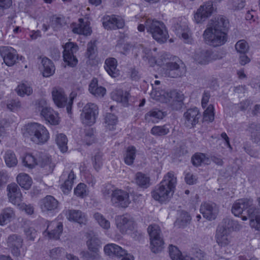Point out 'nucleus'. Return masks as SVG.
Segmentation results:
<instances>
[{
  "mask_svg": "<svg viewBox=\"0 0 260 260\" xmlns=\"http://www.w3.org/2000/svg\"><path fill=\"white\" fill-rule=\"evenodd\" d=\"M209 159L203 153H196L192 157V162L193 165L198 166L202 164H208Z\"/></svg>",
  "mask_w": 260,
  "mask_h": 260,
  "instance_id": "obj_53",
  "label": "nucleus"
},
{
  "mask_svg": "<svg viewBox=\"0 0 260 260\" xmlns=\"http://www.w3.org/2000/svg\"><path fill=\"white\" fill-rule=\"evenodd\" d=\"M170 257L172 260H204L205 254L204 252L199 250L197 251L193 257L182 254L178 248L171 245L169 247Z\"/></svg>",
  "mask_w": 260,
  "mask_h": 260,
  "instance_id": "obj_15",
  "label": "nucleus"
},
{
  "mask_svg": "<svg viewBox=\"0 0 260 260\" xmlns=\"http://www.w3.org/2000/svg\"><path fill=\"white\" fill-rule=\"evenodd\" d=\"M72 27L75 34L87 36L92 32L90 22L86 19L80 18L77 22L73 23Z\"/></svg>",
  "mask_w": 260,
  "mask_h": 260,
  "instance_id": "obj_23",
  "label": "nucleus"
},
{
  "mask_svg": "<svg viewBox=\"0 0 260 260\" xmlns=\"http://www.w3.org/2000/svg\"><path fill=\"white\" fill-rule=\"evenodd\" d=\"M124 24V19L119 16H107L103 19V26L107 29L121 28Z\"/></svg>",
  "mask_w": 260,
  "mask_h": 260,
  "instance_id": "obj_20",
  "label": "nucleus"
},
{
  "mask_svg": "<svg viewBox=\"0 0 260 260\" xmlns=\"http://www.w3.org/2000/svg\"><path fill=\"white\" fill-rule=\"evenodd\" d=\"M24 233L27 239L29 240H34L37 235V231L32 227L26 228Z\"/></svg>",
  "mask_w": 260,
  "mask_h": 260,
  "instance_id": "obj_62",
  "label": "nucleus"
},
{
  "mask_svg": "<svg viewBox=\"0 0 260 260\" xmlns=\"http://www.w3.org/2000/svg\"><path fill=\"white\" fill-rule=\"evenodd\" d=\"M63 230V225L57 221L50 222L47 225V229L43 235L48 239H58L60 237Z\"/></svg>",
  "mask_w": 260,
  "mask_h": 260,
  "instance_id": "obj_19",
  "label": "nucleus"
},
{
  "mask_svg": "<svg viewBox=\"0 0 260 260\" xmlns=\"http://www.w3.org/2000/svg\"><path fill=\"white\" fill-rule=\"evenodd\" d=\"M63 23V20L62 18L54 16L51 18L49 26L54 30H57L61 26Z\"/></svg>",
  "mask_w": 260,
  "mask_h": 260,
  "instance_id": "obj_58",
  "label": "nucleus"
},
{
  "mask_svg": "<svg viewBox=\"0 0 260 260\" xmlns=\"http://www.w3.org/2000/svg\"><path fill=\"white\" fill-rule=\"evenodd\" d=\"M7 244L13 256L18 257L24 254L23 239L20 236L16 234L10 235L7 240Z\"/></svg>",
  "mask_w": 260,
  "mask_h": 260,
  "instance_id": "obj_14",
  "label": "nucleus"
},
{
  "mask_svg": "<svg viewBox=\"0 0 260 260\" xmlns=\"http://www.w3.org/2000/svg\"><path fill=\"white\" fill-rule=\"evenodd\" d=\"M117 66V60L114 57H109L105 61L104 68L107 73L113 78L117 77L120 75Z\"/></svg>",
  "mask_w": 260,
  "mask_h": 260,
  "instance_id": "obj_27",
  "label": "nucleus"
},
{
  "mask_svg": "<svg viewBox=\"0 0 260 260\" xmlns=\"http://www.w3.org/2000/svg\"><path fill=\"white\" fill-rule=\"evenodd\" d=\"M193 58L199 64H206L217 58L210 51L203 50L196 52L193 55Z\"/></svg>",
  "mask_w": 260,
  "mask_h": 260,
  "instance_id": "obj_26",
  "label": "nucleus"
},
{
  "mask_svg": "<svg viewBox=\"0 0 260 260\" xmlns=\"http://www.w3.org/2000/svg\"><path fill=\"white\" fill-rule=\"evenodd\" d=\"M88 240L86 241V245L88 250L95 255H99V252L101 248L100 240L93 234H88Z\"/></svg>",
  "mask_w": 260,
  "mask_h": 260,
  "instance_id": "obj_34",
  "label": "nucleus"
},
{
  "mask_svg": "<svg viewBox=\"0 0 260 260\" xmlns=\"http://www.w3.org/2000/svg\"><path fill=\"white\" fill-rule=\"evenodd\" d=\"M150 239L151 250L153 252L157 253L163 248L164 241L160 236L159 226L155 224H151L148 228Z\"/></svg>",
  "mask_w": 260,
  "mask_h": 260,
  "instance_id": "obj_10",
  "label": "nucleus"
},
{
  "mask_svg": "<svg viewBox=\"0 0 260 260\" xmlns=\"http://www.w3.org/2000/svg\"><path fill=\"white\" fill-rule=\"evenodd\" d=\"M248 132L250 133L252 142L260 145V124L254 123L250 124L248 128Z\"/></svg>",
  "mask_w": 260,
  "mask_h": 260,
  "instance_id": "obj_41",
  "label": "nucleus"
},
{
  "mask_svg": "<svg viewBox=\"0 0 260 260\" xmlns=\"http://www.w3.org/2000/svg\"><path fill=\"white\" fill-rule=\"evenodd\" d=\"M56 143L60 151L65 152L68 150V139L66 136L63 134H58L56 136Z\"/></svg>",
  "mask_w": 260,
  "mask_h": 260,
  "instance_id": "obj_50",
  "label": "nucleus"
},
{
  "mask_svg": "<svg viewBox=\"0 0 260 260\" xmlns=\"http://www.w3.org/2000/svg\"><path fill=\"white\" fill-rule=\"evenodd\" d=\"M38 158L30 153H27L22 158L24 166L29 169L34 168L38 164Z\"/></svg>",
  "mask_w": 260,
  "mask_h": 260,
  "instance_id": "obj_44",
  "label": "nucleus"
},
{
  "mask_svg": "<svg viewBox=\"0 0 260 260\" xmlns=\"http://www.w3.org/2000/svg\"><path fill=\"white\" fill-rule=\"evenodd\" d=\"M93 217L103 229L108 230L110 228V222L101 214L95 213L93 215Z\"/></svg>",
  "mask_w": 260,
  "mask_h": 260,
  "instance_id": "obj_51",
  "label": "nucleus"
},
{
  "mask_svg": "<svg viewBox=\"0 0 260 260\" xmlns=\"http://www.w3.org/2000/svg\"><path fill=\"white\" fill-rule=\"evenodd\" d=\"M115 225L122 234L131 233L135 228V222L133 218L127 214L119 215L115 218Z\"/></svg>",
  "mask_w": 260,
  "mask_h": 260,
  "instance_id": "obj_11",
  "label": "nucleus"
},
{
  "mask_svg": "<svg viewBox=\"0 0 260 260\" xmlns=\"http://www.w3.org/2000/svg\"><path fill=\"white\" fill-rule=\"evenodd\" d=\"M103 165L102 155L101 153H98L94 156L93 166L96 170L101 168Z\"/></svg>",
  "mask_w": 260,
  "mask_h": 260,
  "instance_id": "obj_63",
  "label": "nucleus"
},
{
  "mask_svg": "<svg viewBox=\"0 0 260 260\" xmlns=\"http://www.w3.org/2000/svg\"><path fill=\"white\" fill-rule=\"evenodd\" d=\"M0 53L5 63L11 67L16 63L18 58L17 52L15 49L10 46L0 47Z\"/></svg>",
  "mask_w": 260,
  "mask_h": 260,
  "instance_id": "obj_18",
  "label": "nucleus"
},
{
  "mask_svg": "<svg viewBox=\"0 0 260 260\" xmlns=\"http://www.w3.org/2000/svg\"><path fill=\"white\" fill-rule=\"evenodd\" d=\"M180 24H177L174 26V30L179 37H182L185 43H189L191 41L190 34L187 26L185 19Z\"/></svg>",
  "mask_w": 260,
  "mask_h": 260,
  "instance_id": "obj_30",
  "label": "nucleus"
},
{
  "mask_svg": "<svg viewBox=\"0 0 260 260\" xmlns=\"http://www.w3.org/2000/svg\"><path fill=\"white\" fill-rule=\"evenodd\" d=\"M240 229V225L237 221L225 220L224 223L219 225L216 230L215 240L217 243L220 247H223L230 245L232 242V238L230 234L231 229L239 230Z\"/></svg>",
  "mask_w": 260,
  "mask_h": 260,
  "instance_id": "obj_7",
  "label": "nucleus"
},
{
  "mask_svg": "<svg viewBox=\"0 0 260 260\" xmlns=\"http://www.w3.org/2000/svg\"><path fill=\"white\" fill-rule=\"evenodd\" d=\"M16 218L14 209L7 207L2 210L0 213V225L4 226L12 221Z\"/></svg>",
  "mask_w": 260,
  "mask_h": 260,
  "instance_id": "obj_31",
  "label": "nucleus"
},
{
  "mask_svg": "<svg viewBox=\"0 0 260 260\" xmlns=\"http://www.w3.org/2000/svg\"><path fill=\"white\" fill-rule=\"evenodd\" d=\"M200 212L203 216L208 220L215 219L218 213V208L213 203H204L200 207Z\"/></svg>",
  "mask_w": 260,
  "mask_h": 260,
  "instance_id": "obj_24",
  "label": "nucleus"
},
{
  "mask_svg": "<svg viewBox=\"0 0 260 260\" xmlns=\"http://www.w3.org/2000/svg\"><path fill=\"white\" fill-rule=\"evenodd\" d=\"M7 189L9 202L18 206L23 200L22 194L19 187L15 184H11L8 185Z\"/></svg>",
  "mask_w": 260,
  "mask_h": 260,
  "instance_id": "obj_21",
  "label": "nucleus"
},
{
  "mask_svg": "<svg viewBox=\"0 0 260 260\" xmlns=\"http://www.w3.org/2000/svg\"><path fill=\"white\" fill-rule=\"evenodd\" d=\"M17 94L21 96L29 95L32 92V89L27 82H22L19 84L16 89Z\"/></svg>",
  "mask_w": 260,
  "mask_h": 260,
  "instance_id": "obj_45",
  "label": "nucleus"
},
{
  "mask_svg": "<svg viewBox=\"0 0 260 260\" xmlns=\"http://www.w3.org/2000/svg\"><path fill=\"white\" fill-rule=\"evenodd\" d=\"M16 181L22 188L26 190L29 189L32 184L31 177L25 173H19L16 177Z\"/></svg>",
  "mask_w": 260,
  "mask_h": 260,
  "instance_id": "obj_37",
  "label": "nucleus"
},
{
  "mask_svg": "<svg viewBox=\"0 0 260 260\" xmlns=\"http://www.w3.org/2000/svg\"><path fill=\"white\" fill-rule=\"evenodd\" d=\"M25 138L38 145H43L50 139V134L47 128L38 122H31L25 125L22 129Z\"/></svg>",
  "mask_w": 260,
  "mask_h": 260,
  "instance_id": "obj_4",
  "label": "nucleus"
},
{
  "mask_svg": "<svg viewBox=\"0 0 260 260\" xmlns=\"http://www.w3.org/2000/svg\"><path fill=\"white\" fill-rule=\"evenodd\" d=\"M129 96V93L128 92L121 90H116L112 93V98L114 100L121 103L123 105L127 103Z\"/></svg>",
  "mask_w": 260,
  "mask_h": 260,
  "instance_id": "obj_40",
  "label": "nucleus"
},
{
  "mask_svg": "<svg viewBox=\"0 0 260 260\" xmlns=\"http://www.w3.org/2000/svg\"><path fill=\"white\" fill-rule=\"evenodd\" d=\"M51 94L54 103L57 107H66L68 113H71L73 101L77 96L76 92H72L68 100L64 89L60 87L56 86L52 88Z\"/></svg>",
  "mask_w": 260,
  "mask_h": 260,
  "instance_id": "obj_8",
  "label": "nucleus"
},
{
  "mask_svg": "<svg viewBox=\"0 0 260 260\" xmlns=\"http://www.w3.org/2000/svg\"><path fill=\"white\" fill-rule=\"evenodd\" d=\"M111 201L114 205L122 208L127 207L130 203L128 193L121 189L113 191Z\"/></svg>",
  "mask_w": 260,
  "mask_h": 260,
  "instance_id": "obj_17",
  "label": "nucleus"
},
{
  "mask_svg": "<svg viewBox=\"0 0 260 260\" xmlns=\"http://www.w3.org/2000/svg\"><path fill=\"white\" fill-rule=\"evenodd\" d=\"M177 184V178L172 172L164 176L158 187L152 192L153 198L160 203L169 201L172 197Z\"/></svg>",
  "mask_w": 260,
  "mask_h": 260,
  "instance_id": "obj_3",
  "label": "nucleus"
},
{
  "mask_svg": "<svg viewBox=\"0 0 260 260\" xmlns=\"http://www.w3.org/2000/svg\"><path fill=\"white\" fill-rule=\"evenodd\" d=\"M145 28L152 38L160 43L165 42L169 38L166 27L161 21L147 19L145 21V25L140 24L138 26V29L140 31H143Z\"/></svg>",
  "mask_w": 260,
  "mask_h": 260,
  "instance_id": "obj_5",
  "label": "nucleus"
},
{
  "mask_svg": "<svg viewBox=\"0 0 260 260\" xmlns=\"http://www.w3.org/2000/svg\"><path fill=\"white\" fill-rule=\"evenodd\" d=\"M84 141L88 145L94 142V131L92 128H88L86 131Z\"/></svg>",
  "mask_w": 260,
  "mask_h": 260,
  "instance_id": "obj_59",
  "label": "nucleus"
},
{
  "mask_svg": "<svg viewBox=\"0 0 260 260\" xmlns=\"http://www.w3.org/2000/svg\"><path fill=\"white\" fill-rule=\"evenodd\" d=\"M63 61L66 65L70 67H75L78 62L75 54L78 51L79 48L77 45L73 42L67 43L63 46Z\"/></svg>",
  "mask_w": 260,
  "mask_h": 260,
  "instance_id": "obj_13",
  "label": "nucleus"
},
{
  "mask_svg": "<svg viewBox=\"0 0 260 260\" xmlns=\"http://www.w3.org/2000/svg\"><path fill=\"white\" fill-rule=\"evenodd\" d=\"M36 110L39 112L41 116L50 124L55 125L59 123L58 114L51 108L48 107L45 101L41 100L38 101L36 104Z\"/></svg>",
  "mask_w": 260,
  "mask_h": 260,
  "instance_id": "obj_9",
  "label": "nucleus"
},
{
  "mask_svg": "<svg viewBox=\"0 0 260 260\" xmlns=\"http://www.w3.org/2000/svg\"><path fill=\"white\" fill-rule=\"evenodd\" d=\"M135 180L138 186L144 188L148 187L150 185V177L141 172H138L136 174Z\"/></svg>",
  "mask_w": 260,
  "mask_h": 260,
  "instance_id": "obj_43",
  "label": "nucleus"
},
{
  "mask_svg": "<svg viewBox=\"0 0 260 260\" xmlns=\"http://www.w3.org/2000/svg\"><path fill=\"white\" fill-rule=\"evenodd\" d=\"M142 58L144 61L151 67L155 65L164 66L160 72L162 76L171 78H176L183 75V68L175 62H169L165 64V56L157 51V49L152 45L143 49Z\"/></svg>",
  "mask_w": 260,
  "mask_h": 260,
  "instance_id": "obj_1",
  "label": "nucleus"
},
{
  "mask_svg": "<svg viewBox=\"0 0 260 260\" xmlns=\"http://www.w3.org/2000/svg\"><path fill=\"white\" fill-rule=\"evenodd\" d=\"M64 253V250L62 248L56 247L52 249L49 251V256L52 259L60 258Z\"/></svg>",
  "mask_w": 260,
  "mask_h": 260,
  "instance_id": "obj_60",
  "label": "nucleus"
},
{
  "mask_svg": "<svg viewBox=\"0 0 260 260\" xmlns=\"http://www.w3.org/2000/svg\"><path fill=\"white\" fill-rule=\"evenodd\" d=\"M42 70L43 75L45 77H49L52 76L55 72V67L52 61L47 57L42 58Z\"/></svg>",
  "mask_w": 260,
  "mask_h": 260,
  "instance_id": "obj_36",
  "label": "nucleus"
},
{
  "mask_svg": "<svg viewBox=\"0 0 260 260\" xmlns=\"http://www.w3.org/2000/svg\"><path fill=\"white\" fill-rule=\"evenodd\" d=\"M38 164L42 168H44L48 171H51L53 165L49 156L45 154H39L38 156Z\"/></svg>",
  "mask_w": 260,
  "mask_h": 260,
  "instance_id": "obj_46",
  "label": "nucleus"
},
{
  "mask_svg": "<svg viewBox=\"0 0 260 260\" xmlns=\"http://www.w3.org/2000/svg\"><path fill=\"white\" fill-rule=\"evenodd\" d=\"M99 114V108L93 103H88L83 108L81 114L82 122L87 125H93L96 121Z\"/></svg>",
  "mask_w": 260,
  "mask_h": 260,
  "instance_id": "obj_12",
  "label": "nucleus"
},
{
  "mask_svg": "<svg viewBox=\"0 0 260 260\" xmlns=\"http://www.w3.org/2000/svg\"><path fill=\"white\" fill-rule=\"evenodd\" d=\"M191 220V217L188 213L185 211H181L179 212V215L177 218L176 223L180 226H185Z\"/></svg>",
  "mask_w": 260,
  "mask_h": 260,
  "instance_id": "obj_54",
  "label": "nucleus"
},
{
  "mask_svg": "<svg viewBox=\"0 0 260 260\" xmlns=\"http://www.w3.org/2000/svg\"><path fill=\"white\" fill-rule=\"evenodd\" d=\"M199 111L197 108L189 109L184 114L185 124L187 127H192L196 125L199 119Z\"/></svg>",
  "mask_w": 260,
  "mask_h": 260,
  "instance_id": "obj_29",
  "label": "nucleus"
},
{
  "mask_svg": "<svg viewBox=\"0 0 260 260\" xmlns=\"http://www.w3.org/2000/svg\"><path fill=\"white\" fill-rule=\"evenodd\" d=\"M150 97L153 100L161 103L168 104L175 109V105H181L183 100V94L175 90H164L153 88L150 93Z\"/></svg>",
  "mask_w": 260,
  "mask_h": 260,
  "instance_id": "obj_6",
  "label": "nucleus"
},
{
  "mask_svg": "<svg viewBox=\"0 0 260 260\" xmlns=\"http://www.w3.org/2000/svg\"><path fill=\"white\" fill-rule=\"evenodd\" d=\"M18 207L20 210L24 211L27 214L31 215L34 212V208L30 204L26 205L21 203Z\"/></svg>",
  "mask_w": 260,
  "mask_h": 260,
  "instance_id": "obj_61",
  "label": "nucleus"
},
{
  "mask_svg": "<svg viewBox=\"0 0 260 260\" xmlns=\"http://www.w3.org/2000/svg\"><path fill=\"white\" fill-rule=\"evenodd\" d=\"M86 56L90 60H93L96 56V46L95 41H90L87 44Z\"/></svg>",
  "mask_w": 260,
  "mask_h": 260,
  "instance_id": "obj_55",
  "label": "nucleus"
},
{
  "mask_svg": "<svg viewBox=\"0 0 260 260\" xmlns=\"http://www.w3.org/2000/svg\"><path fill=\"white\" fill-rule=\"evenodd\" d=\"M3 158L6 165L9 168H13L18 164V159L15 152L11 150L5 151Z\"/></svg>",
  "mask_w": 260,
  "mask_h": 260,
  "instance_id": "obj_39",
  "label": "nucleus"
},
{
  "mask_svg": "<svg viewBox=\"0 0 260 260\" xmlns=\"http://www.w3.org/2000/svg\"><path fill=\"white\" fill-rule=\"evenodd\" d=\"M204 30L203 38L204 42L208 45L213 47L223 45L227 40L225 30L228 26L229 21L225 17L220 16L212 20Z\"/></svg>",
  "mask_w": 260,
  "mask_h": 260,
  "instance_id": "obj_2",
  "label": "nucleus"
},
{
  "mask_svg": "<svg viewBox=\"0 0 260 260\" xmlns=\"http://www.w3.org/2000/svg\"><path fill=\"white\" fill-rule=\"evenodd\" d=\"M136 148L134 146H129L124 154V162L127 165L133 164L136 157Z\"/></svg>",
  "mask_w": 260,
  "mask_h": 260,
  "instance_id": "obj_48",
  "label": "nucleus"
},
{
  "mask_svg": "<svg viewBox=\"0 0 260 260\" xmlns=\"http://www.w3.org/2000/svg\"><path fill=\"white\" fill-rule=\"evenodd\" d=\"M75 178V175L73 172L71 171L68 174V179L65 180L64 183L61 185V189L64 193L69 192L71 189L74 183V180Z\"/></svg>",
  "mask_w": 260,
  "mask_h": 260,
  "instance_id": "obj_49",
  "label": "nucleus"
},
{
  "mask_svg": "<svg viewBox=\"0 0 260 260\" xmlns=\"http://www.w3.org/2000/svg\"><path fill=\"white\" fill-rule=\"evenodd\" d=\"M89 193L88 189L84 183H79L74 189V193L80 198L86 197Z\"/></svg>",
  "mask_w": 260,
  "mask_h": 260,
  "instance_id": "obj_52",
  "label": "nucleus"
},
{
  "mask_svg": "<svg viewBox=\"0 0 260 260\" xmlns=\"http://www.w3.org/2000/svg\"><path fill=\"white\" fill-rule=\"evenodd\" d=\"M105 253L111 256L121 257L125 254V250L120 246L114 243L108 244L104 247Z\"/></svg>",
  "mask_w": 260,
  "mask_h": 260,
  "instance_id": "obj_33",
  "label": "nucleus"
},
{
  "mask_svg": "<svg viewBox=\"0 0 260 260\" xmlns=\"http://www.w3.org/2000/svg\"><path fill=\"white\" fill-rule=\"evenodd\" d=\"M214 11L213 3L208 1L204 3L194 13L193 21L197 23H200L210 17Z\"/></svg>",
  "mask_w": 260,
  "mask_h": 260,
  "instance_id": "obj_16",
  "label": "nucleus"
},
{
  "mask_svg": "<svg viewBox=\"0 0 260 260\" xmlns=\"http://www.w3.org/2000/svg\"><path fill=\"white\" fill-rule=\"evenodd\" d=\"M250 208H254L253 206V200L251 199H241L237 200L233 205L232 212L236 216H239L244 210Z\"/></svg>",
  "mask_w": 260,
  "mask_h": 260,
  "instance_id": "obj_22",
  "label": "nucleus"
},
{
  "mask_svg": "<svg viewBox=\"0 0 260 260\" xmlns=\"http://www.w3.org/2000/svg\"><path fill=\"white\" fill-rule=\"evenodd\" d=\"M166 115L165 112L161 110L153 109L145 114V119L148 122L155 123L162 119Z\"/></svg>",
  "mask_w": 260,
  "mask_h": 260,
  "instance_id": "obj_35",
  "label": "nucleus"
},
{
  "mask_svg": "<svg viewBox=\"0 0 260 260\" xmlns=\"http://www.w3.org/2000/svg\"><path fill=\"white\" fill-rule=\"evenodd\" d=\"M117 118L114 114L108 113L105 118V127L107 130L112 131L115 128Z\"/></svg>",
  "mask_w": 260,
  "mask_h": 260,
  "instance_id": "obj_47",
  "label": "nucleus"
},
{
  "mask_svg": "<svg viewBox=\"0 0 260 260\" xmlns=\"http://www.w3.org/2000/svg\"><path fill=\"white\" fill-rule=\"evenodd\" d=\"M89 91L93 95L97 97L103 96L106 92V89L102 86H99L96 79H93L89 85Z\"/></svg>",
  "mask_w": 260,
  "mask_h": 260,
  "instance_id": "obj_38",
  "label": "nucleus"
},
{
  "mask_svg": "<svg viewBox=\"0 0 260 260\" xmlns=\"http://www.w3.org/2000/svg\"><path fill=\"white\" fill-rule=\"evenodd\" d=\"M203 119L205 121H212L214 119V107L209 105L204 112Z\"/></svg>",
  "mask_w": 260,
  "mask_h": 260,
  "instance_id": "obj_56",
  "label": "nucleus"
},
{
  "mask_svg": "<svg viewBox=\"0 0 260 260\" xmlns=\"http://www.w3.org/2000/svg\"><path fill=\"white\" fill-rule=\"evenodd\" d=\"M245 0H236L232 4V9L234 10L242 9L245 6Z\"/></svg>",
  "mask_w": 260,
  "mask_h": 260,
  "instance_id": "obj_64",
  "label": "nucleus"
},
{
  "mask_svg": "<svg viewBox=\"0 0 260 260\" xmlns=\"http://www.w3.org/2000/svg\"><path fill=\"white\" fill-rule=\"evenodd\" d=\"M249 218V225L256 231H260V213L256 212L254 208H250L247 210Z\"/></svg>",
  "mask_w": 260,
  "mask_h": 260,
  "instance_id": "obj_32",
  "label": "nucleus"
},
{
  "mask_svg": "<svg viewBox=\"0 0 260 260\" xmlns=\"http://www.w3.org/2000/svg\"><path fill=\"white\" fill-rule=\"evenodd\" d=\"M235 48L238 52L245 54L248 51L249 46L245 40H242L237 42L235 45Z\"/></svg>",
  "mask_w": 260,
  "mask_h": 260,
  "instance_id": "obj_57",
  "label": "nucleus"
},
{
  "mask_svg": "<svg viewBox=\"0 0 260 260\" xmlns=\"http://www.w3.org/2000/svg\"><path fill=\"white\" fill-rule=\"evenodd\" d=\"M58 206V201L52 196H47L40 202V207L43 212L54 211Z\"/></svg>",
  "mask_w": 260,
  "mask_h": 260,
  "instance_id": "obj_25",
  "label": "nucleus"
},
{
  "mask_svg": "<svg viewBox=\"0 0 260 260\" xmlns=\"http://www.w3.org/2000/svg\"><path fill=\"white\" fill-rule=\"evenodd\" d=\"M170 126L169 124L155 125L152 127L151 134L155 136L161 137L167 135L170 132Z\"/></svg>",
  "mask_w": 260,
  "mask_h": 260,
  "instance_id": "obj_42",
  "label": "nucleus"
},
{
  "mask_svg": "<svg viewBox=\"0 0 260 260\" xmlns=\"http://www.w3.org/2000/svg\"><path fill=\"white\" fill-rule=\"evenodd\" d=\"M65 215L69 221L76 222L80 224H85L87 221L86 215L80 210H68L65 212Z\"/></svg>",
  "mask_w": 260,
  "mask_h": 260,
  "instance_id": "obj_28",
  "label": "nucleus"
}]
</instances>
